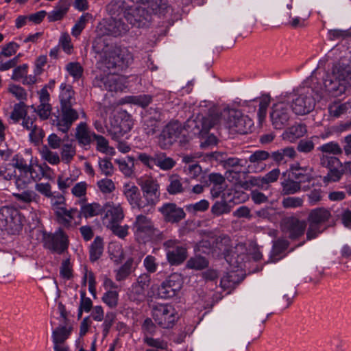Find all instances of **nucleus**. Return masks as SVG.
I'll return each instance as SVG.
<instances>
[{"mask_svg":"<svg viewBox=\"0 0 351 351\" xmlns=\"http://www.w3.org/2000/svg\"><path fill=\"white\" fill-rule=\"evenodd\" d=\"M271 157V154L265 150H257L252 153L249 157V161L251 163L260 165L262 162Z\"/></svg>","mask_w":351,"mask_h":351,"instance_id":"nucleus-61","label":"nucleus"},{"mask_svg":"<svg viewBox=\"0 0 351 351\" xmlns=\"http://www.w3.org/2000/svg\"><path fill=\"white\" fill-rule=\"evenodd\" d=\"M351 86V68L341 65L335 66L331 73L326 74L323 79V86H315V90H322L332 97L341 96L348 87Z\"/></svg>","mask_w":351,"mask_h":351,"instance_id":"nucleus-2","label":"nucleus"},{"mask_svg":"<svg viewBox=\"0 0 351 351\" xmlns=\"http://www.w3.org/2000/svg\"><path fill=\"white\" fill-rule=\"evenodd\" d=\"M101 300L109 308H114L118 305L119 293L115 290H108L104 293Z\"/></svg>","mask_w":351,"mask_h":351,"instance_id":"nucleus-50","label":"nucleus"},{"mask_svg":"<svg viewBox=\"0 0 351 351\" xmlns=\"http://www.w3.org/2000/svg\"><path fill=\"white\" fill-rule=\"evenodd\" d=\"M129 298L131 300L140 302L146 298V291L135 284H132L129 292Z\"/></svg>","mask_w":351,"mask_h":351,"instance_id":"nucleus-58","label":"nucleus"},{"mask_svg":"<svg viewBox=\"0 0 351 351\" xmlns=\"http://www.w3.org/2000/svg\"><path fill=\"white\" fill-rule=\"evenodd\" d=\"M181 130L177 123H169L162 130L158 136V145L166 149L169 148L179 138Z\"/></svg>","mask_w":351,"mask_h":351,"instance_id":"nucleus-17","label":"nucleus"},{"mask_svg":"<svg viewBox=\"0 0 351 351\" xmlns=\"http://www.w3.org/2000/svg\"><path fill=\"white\" fill-rule=\"evenodd\" d=\"M79 117V112L73 106L60 107V113L56 117V125L59 130L66 133Z\"/></svg>","mask_w":351,"mask_h":351,"instance_id":"nucleus-15","label":"nucleus"},{"mask_svg":"<svg viewBox=\"0 0 351 351\" xmlns=\"http://www.w3.org/2000/svg\"><path fill=\"white\" fill-rule=\"evenodd\" d=\"M324 195V193L320 188L311 190L306 194L308 204L310 206L316 205L322 200Z\"/></svg>","mask_w":351,"mask_h":351,"instance_id":"nucleus-62","label":"nucleus"},{"mask_svg":"<svg viewBox=\"0 0 351 351\" xmlns=\"http://www.w3.org/2000/svg\"><path fill=\"white\" fill-rule=\"evenodd\" d=\"M102 208L99 204H84L82 202L80 210H78V220L81 221L82 217L86 219L97 216L100 214Z\"/></svg>","mask_w":351,"mask_h":351,"instance_id":"nucleus-34","label":"nucleus"},{"mask_svg":"<svg viewBox=\"0 0 351 351\" xmlns=\"http://www.w3.org/2000/svg\"><path fill=\"white\" fill-rule=\"evenodd\" d=\"M91 17L92 15L89 13L83 14L72 27L71 34L76 38L80 36L82 30L85 28L87 22L90 19H91Z\"/></svg>","mask_w":351,"mask_h":351,"instance_id":"nucleus-47","label":"nucleus"},{"mask_svg":"<svg viewBox=\"0 0 351 351\" xmlns=\"http://www.w3.org/2000/svg\"><path fill=\"white\" fill-rule=\"evenodd\" d=\"M166 221L177 223L183 219L186 214L184 210L174 203L164 204L159 209Z\"/></svg>","mask_w":351,"mask_h":351,"instance_id":"nucleus-24","label":"nucleus"},{"mask_svg":"<svg viewBox=\"0 0 351 351\" xmlns=\"http://www.w3.org/2000/svg\"><path fill=\"white\" fill-rule=\"evenodd\" d=\"M112 232L118 237L119 239H125L129 234V226H121L120 223H117L108 228Z\"/></svg>","mask_w":351,"mask_h":351,"instance_id":"nucleus-64","label":"nucleus"},{"mask_svg":"<svg viewBox=\"0 0 351 351\" xmlns=\"http://www.w3.org/2000/svg\"><path fill=\"white\" fill-rule=\"evenodd\" d=\"M96 134L92 131L87 125L86 122L80 123L75 132V137L80 147L85 150H88L93 143Z\"/></svg>","mask_w":351,"mask_h":351,"instance_id":"nucleus-20","label":"nucleus"},{"mask_svg":"<svg viewBox=\"0 0 351 351\" xmlns=\"http://www.w3.org/2000/svg\"><path fill=\"white\" fill-rule=\"evenodd\" d=\"M69 244L68 236L62 228H58L53 233L45 234L43 237L45 248L53 253L62 254L67 250Z\"/></svg>","mask_w":351,"mask_h":351,"instance_id":"nucleus-9","label":"nucleus"},{"mask_svg":"<svg viewBox=\"0 0 351 351\" xmlns=\"http://www.w3.org/2000/svg\"><path fill=\"white\" fill-rule=\"evenodd\" d=\"M49 93L45 88H43L39 93L40 104L37 107H35L34 105L30 106L42 120L47 119L51 114L52 108L49 103Z\"/></svg>","mask_w":351,"mask_h":351,"instance_id":"nucleus-25","label":"nucleus"},{"mask_svg":"<svg viewBox=\"0 0 351 351\" xmlns=\"http://www.w3.org/2000/svg\"><path fill=\"white\" fill-rule=\"evenodd\" d=\"M226 127L239 134H247L254 125L252 120L240 110L228 108L221 114Z\"/></svg>","mask_w":351,"mask_h":351,"instance_id":"nucleus-5","label":"nucleus"},{"mask_svg":"<svg viewBox=\"0 0 351 351\" xmlns=\"http://www.w3.org/2000/svg\"><path fill=\"white\" fill-rule=\"evenodd\" d=\"M13 195L18 201L27 204L38 203L40 199V196L36 192L30 190L23 191L20 193H13Z\"/></svg>","mask_w":351,"mask_h":351,"instance_id":"nucleus-46","label":"nucleus"},{"mask_svg":"<svg viewBox=\"0 0 351 351\" xmlns=\"http://www.w3.org/2000/svg\"><path fill=\"white\" fill-rule=\"evenodd\" d=\"M213 248L219 255L223 256L227 262L231 263L234 247L229 236L222 234L217 237Z\"/></svg>","mask_w":351,"mask_h":351,"instance_id":"nucleus-22","label":"nucleus"},{"mask_svg":"<svg viewBox=\"0 0 351 351\" xmlns=\"http://www.w3.org/2000/svg\"><path fill=\"white\" fill-rule=\"evenodd\" d=\"M307 133L306 125L302 123L295 124L284 131L282 134L283 140L289 143H294L303 137Z\"/></svg>","mask_w":351,"mask_h":351,"instance_id":"nucleus-28","label":"nucleus"},{"mask_svg":"<svg viewBox=\"0 0 351 351\" xmlns=\"http://www.w3.org/2000/svg\"><path fill=\"white\" fill-rule=\"evenodd\" d=\"M133 263L134 259L130 258L116 271L115 278L117 281H123L130 276L132 272Z\"/></svg>","mask_w":351,"mask_h":351,"instance_id":"nucleus-45","label":"nucleus"},{"mask_svg":"<svg viewBox=\"0 0 351 351\" xmlns=\"http://www.w3.org/2000/svg\"><path fill=\"white\" fill-rule=\"evenodd\" d=\"M155 165L163 171L173 169L176 162L172 158L167 156L165 153L158 152L154 154Z\"/></svg>","mask_w":351,"mask_h":351,"instance_id":"nucleus-35","label":"nucleus"},{"mask_svg":"<svg viewBox=\"0 0 351 351\" xmlns=\"http://www.w3.org/2000/svg\"><path fill=\"white\" fill-rule=\"evenodd\" d=\"M147 5L154 14L160 16H165L171 10L167 0H151Z\"/></svg>","mask_w":351,"mask_h":351,"instance_id":"nucleus-38","label":"nucleus"},{"mask_svg":"<svg viewBox=\"0 0 351 351\" xmlns=\"http://www.w3.org/2000/svg\"><path fill=\"white\" fill-rule=\"evenodd\" d=\"M40 154L42 159L52 165H58L61 161L58 154L49 150L47 147L43 148Z\"/></svg>","mask_w":351,"mask_h":351,"instance_id":"nucleus-53","label":"nucleus"},{"mask_svg":"<svg viewBox=\"0 0 351 351\" xmlns=\"http://www.w3.org/2000/svg\"><path fill=\"white\" fill-rule=\"evenodd\" d=\"M143 342L145 345L154 348L158 350L167 349V343L161 338H154L153 336L143 337Z\"/></svg>","mask_w":351,"mask_h":351,"instance_id":"nucleus-56","label":"nucleus"},{"mask_svg":"<svg viewBox=\"0 0 351 351\" xmlns=\"http://www.w3.org/2000/svg\"><path fill=\"white\" fill-rule=\"evenodd\" d=\"M124 218L123 208L119 205H106L102 217L104 225L108 228L117 223H121Z\"/></svg>","mask_w":351,"mask_h":351,"instance_id":"nucleus-23","label":"nucleus"},{"mask_svg":"<svg viewBox=\"0 0 351 351\" xmlns=\"http://www.w3.org/2000/svg\"><path fill=\"white\" fill-rule=\"evenodd\" d=\"M56 211V220L57 223L67 230L75 228L80 224L78 220V209L77 208H71L67 209L66 207L63 209L58 208Z\"/></svg>","mask_w":351,"mask_h":351,"instance_id":"nucleus-16","label":"nucleus"},{"mask_svg":"<svg viewBox=\"0 0 351 351\" xmlns=\"http://www.w3.org/2000/svg\"><path fill=\"white\" fill-rule=\"evenodd\" d=\"M181 178L178 174H172L169 177V184L167 191L170 195H176L184 191Z\"/></svg>","mask_w":351,"mask_h":351,"instance_id":"nucleus-40","label":"nucleus"},{"mask_svg":"<svg viewBox=\"0 0 351 351\" xmlns=\"http://www.w3.org/2000/svg\"><path fill=\"white\" fill-rule=\"evenodd\" d=\"M132 230L135 241L140 244L157 243L163 239L162 232L155 226L152 219L142 214L136 216Z\"/></svg>","mask_w":351,"mask_h":351,"instance_id":"nucleus-3","label":"nucleus"},{"mask_svg":"<svg viewBox=\"0 0 351 351\" xmlns=\"http://www.w3.org/2000/svg\"><path fill=\"white\" fill-rule=\"evenodd\" d=\"M351 108V102L344 104H333L328 108L330 114L335 117H339L340 115L346 113Z\"/></svg>","mask_w":351,"mask_h":351,"instance_id":"nucleus-57","label":"nucleus"},{"mask_svg":"<svg viewBox=\"0 0 351 351\" xmlns=\"http://www.w3.org/2000/svg\"><path fill=\"white\" fill-rule=\"evenodd\" d=\"M32 180H40V177L36 173V170L19 172L14 178V183L19 190H22L25 189Z\"/></svg>","mask_w":351,"mask_h":351,"instance_id":"nucleus-31","label":"nucleus"},{"mask_svg":"<svg viewBox=\"0 0 351 351\" xmlns=\"http://www.w3.org/2000/svg\"><path fill=\"white\" fill-rule=\"evenodd\" d=\"M330 216L331 214L329 210L324 208H317L310 212L308 221L309 223L321 226L322 224L330 219Z\"/></svg>","mask_w":351,"mask_h":351,"instance_id":"nucleus-32","label":"nucleus"},{"mask_svg":"<svg viewBox=\"0 0 351 351\" xmlns=\"http://www.w3.org/2000/svg\"><path fill=\"white\" fill-rule=\"evenodd\" d=\"M183 284L180 274L174 273L169 276L158 287V296L163 299L174 297L180 291Z\"/></svg>","mask_w":351,"mask_h":351,"instance_id":"nucleus-11","label":"nucleus"},{"mask_svg":"<svg viewBox=\"0 0 351 351\" xmlns=\"http://www.w3.org/2000/svg\"><path fill=\"white\" fill-rule=\"evenodd\" d=\"M93 85L108 91L117 92L122 89L121 77L111 73L97 75L93 80Z\"/></svg>","mask_w":351,"mask_h":351,"instance_id":"nucleus-13","label":"nucleus"},{"mask_svg":"<svg viewBox=\"0 0 351 351\" xmlns=\"http://www.w3.org/2000/svg\"><path fill=\"white\" fill-rule=\"evenodd\" d=\"M282 185V193L283 195H292L295 194L301 190L306 191L308 187L305 186H302L301 183L298 182L296 180H286L281 183Z\"/></svg>","mask_w":351,"mask_h":351,"instance_id":"nucleus-37","label":"nucleus"},{"mask_svg":"<svg viewBox=\"0 0 351 351\" xmlns=\"http://www.w3.org/2000/svg\"><path fill=\"white\" fill-rule=\"evenodd\" d=\"M21 217L19 212L9 206H3L0 208V221L4 223L7 228L20 231L22 229Z\"/></svg>","mask_w":351,"mask_h":351,"instance_id":"nucleus-18","label":"nucleus"},{"mask_svg":"<svg viewBox=\"0 0 351 351\" xmlns=\"http://www.w3.org/2000/svg\"><path fill=\"white\" fill-rule=\"evenodd\" d=\"M76 154V147L72 143H63L60 149V160L65 164H69Z\"/></svg>","mask_w":351,"mask_h":351,"instance_id":"nucleus-39","label":"nucleus"},{"mask_svg":"<svg viewBox=\"0 0 351 351\" xmlns=\"http://www.w3.org/2000/svg\"><path fill=\"white\" fill-rule=\"evenodd\" d=\"M50 204L53 210L54 211V215L56 214V211L60 209H63L65 208L66 201L64 197L58 192H54L52 193V196H50Z\"/></svg>","mask_w":351,"mask_h":351,"instance_id":"nucleus-54","label":"nucleus"},{"mask_svg":"<svg viewBox=\"0 0 351 351\" xmlns=\"http://www.w3.org/2000/svg\"><path fill=\"white\" fill-rule=\"evenodd\" d=\"M231 210L230 205L225 200L217 201L212 206V213L217 216L228 213Z\"/></svg>","mask_w":351,"mask_h":351,"instance_id":"nucleus-59","label":"nucleus"},{"mask_svg":"<svg viewBox=\"0 0 351 351\" xmlns=\"http://www.w3.org/2000/svg\"><path fill=\"white\" fill-rule=\"evenodd\" d=\"M168 262L171 265H179L187 258V249L178 240H168L164 243Z\"/></svg>","mask_w":351,"mask_h":351,"instance_id":"nucleus-10","label":"nucleus"},{"mask_svg":"<svg viewBox=\"0 0 351 351\" xmlns=\"http://www.w3.org/2000/svg\"><path fill=\"white\" fill-rule=\"evenodd\" d=\"M104 251L103 239L97 236L91 243L89 249V259L91 262L97 261L102 255Z\"/></svg>","mask_w":351,"mask_h":351,"instance_id":"nucleus-36","label":"nucleus"},{"mask_svg":"<svg viewBox=\"0 0 351 351\" xmlns=\"http://www.w3.org/2000/svg\"><path fill=\"white\" fill-rule=\"evenodd\" d=\"M99 167L102 174L110 176L114 173V167L110 160L108 158H99Z\"/></svg>","mask_w":351,"mask_h":351,"instance_id":"nucleus-60","label":"nucleus"},{"mask_svg":"<svg viewBox=\"0 0 351 351\" xmlns=\"http://www.w3.org/2000/svg\"><path fill=\"white\" fill-rule=\"evenodd\" d=\"M126 21L134 26L138 27L143 26L150 20L148 12L141 6H130L129 10L124 14Z\"/></svg>","mask_w":351,"mask_h":351,"instance_id":"nucleus-19","label":"nucleus"},{"mask_svg":"<svg viewBox=\"0 0 351 351\" xmlns=\"http://www.w3.org/2000/svg\"><path fill=\"white\" fill-rule=\"evenodd\" d=\"M94 47L99 63L108 69L127 67L132 62L131 53L122 51L112 45H106L101 50L99 47Z\"/></svg>","mask_w":351,"mask_h":351,"instance_id":"nucleus-4","label":"nucleus"},{"mask_svg":"<svg viewBox=\"0 0 351 351\" xmlns=\"http://www.w3.org/2000/svg\"><path fill=\"white\" fill-rule=\"evenodd\" d=\"M71 328L66 326H60L52 332V340L53 343H64L69 337Z\"/></svg>","mask_w":351,"mask_h":351,"instance_id":"nucleus-43","label":"nucleus"},{"mask_svg":"<svg viewBox=\"0 0 351 351\" xmlns=\"http://www.w3.org/2000/svg\"><path fill=\"white\" fill-rule=\"evenodd\" d=\"M108 30L110 34L117 37L125 34L129 30V26L122 20L113 19L108 25Z\"/></svg>","mask_w":351,"mask_h":351,"instance_id":"nucleus-41","label":"nucleus"},{"mask_svg":"<svg viewBox=\"0 0 351 351\" xmlns=\"http://www.w3.org/2000/svg\"><path fill=\"white\" fill-rule=\"evenodd\" d=\"M71 0H59L53 10L47 12L49 22L61 21L67 14L71 6Z\"/></svg>","mask_w":351,"mask_h":351,"instance_id":"nucleus-27","label":"nucleus"},{"mask_svg":"<svg viewBox=\"0 0 351 351\" xmlns=\"http://www.w3.org/2000/svg\"><path fill=\"white\" fill-rule=\"evenodd\" d=\"M208 266V261L203 256H195L191 257L186 263V267L189 269L195 270H202Z\"/></svg>","mask_w":351,"mask_h":351,"instance_id":"nucleus-48","label":"nucleus"},{"mask_svg":"<svg viewBox=\"0 0 351 351\" xmlns=\"http://www.w3.org/2000/svg\"><path fill=\"white\" fill-rule=\"evenodd\" d=\"M313 168L306 166L293 171V178L300 183L310 182L313 179Z\"/></svg>","mask_w":351,"mask_h":351,"instance_id":"nucleus-42","label":"nucleus"},{"mask_svg":"<svg viewBox=\"0 0 351 351\" xmlns=\"http://www.w3.org/2000/svg\"><path fill=\"white\" fill-rule=\"evenodd\" d=\"M132 128L130 115L125 111H119L110 118L107 132L112 140L119 141L128 134Z\"/></svg>","mask_w":351,"mask_h":351,"instance_id":"nucleus-6","label":"nucleus"},{"mask_svg":"<svg viewBox=\"0 0 351 351\" xmlns=\"http://www.w3.org/2000/svg\"><path fill=\"white\" fill-rule=\"evenodd\" d=\"M60 107L73 106L76 104L75 92L71 85L62 83L60 86Z\"/></svg>","mask_w":351,"mask_h":351,"instance_id":"nucleus-29","label":"nucleus"},{"mask_svg":"<svg viewBox=\"0 0 351 351\" xmlns=\"http://www.w3.org/2000/svg\"><path fill=\"white\" fill-rule=\"evenodd\" d=\"M343 174L344 171L343 169V164H341V167L328 169V173L324 176L322 180L326 184L338 182Z\"/></svg>","mask_w":351,"mask_h":351,"instance_id":"nucleus-51","label":"nucleus"},{"mask_svg":"<svg viewBox=\"0 0 351 351\" xmlns=\"http://www.w3.org/2000/svg\"><path fill=\"white\" fill-rule=\"evenodd\" d=\"M152 317L163 328H172L178 319L175 308L169 304H157L152 308Z\"/></svg>","mask_w":351,"mask_h":351,"instance_id":"nucleus-8","label":"nucleus"},{"mask_svg":"<svg viewBox=\"0 0 351 351\" xmlns=\"http://www.w3.org/2000/svg\"><path fill=\"white\" fill-rule=\"evenodd\" d=\"M341 162L335 156L323 154L320 156V165L328 169L341 167Z\"/></svg>","mask_w":351,"mask_h":351,"instance_id":"nucleus-52","label":"nucleus"},{"mask_svg":"<svg viewBox=\"0 0 351 351\" xmlns=\"http://www.w3.org/2000/svg\"><path fill=\"white\" fill-rule=\"evenodd\" d=\"M25 108L26 106L23 102H20L14 105L10 117L14 123H17L21 119H23L27 114Z\"/></svg>","mask_w":351,"mask_h":351,"instance_id":"nucleus-55","label":"nucleus"},{"mask_svg":"<svg viewBox=\"0 0 351 351\" xmlns=\"http://www.w3.org/2000/svg\"><path fill=\"white\" fill-rule=\"evenodd\" d=\"M317 150L323 154L339 155L342 154V149L338 143L335 141H330L327 143H324L322 145L317 147Z\"/></svg>","mask_w":351,"mask_h":351,"instance_id":"nucleus-49","label":"nucleus"},{"mask_svg":"<svg viewBox=\"0 0 351 351\" xmlns=\"http://www.w3.org/2000/svg\"><path fill=\"white\" fill-rule=\"evenodd\" d=\"M270 118L272 125L275 129H282L285 125H287L290 118L288 104H286L284 101H280L274 104L270 113Z\"/></svg>","mask_w":351,"mask_h":351,"instance_id":"nucleus-14","label":"nucleus"},{"mask_svg":"<svg viewBox=\"0 0 351 351\" xmlns=\"http://www.w3.org/2000/svg\"><path fill=\"white\" fill-rule=\"evenodd\" d=\"M296 155V151L293 147H287L271 152V158L276 163L281 165L295 158Z\"/></svg>","mask_w":351,"mask_h":351,"instance_id":"nucleus-30","label":"nucleus"},{"mask_svg":"<svg viewBox=\"0 0 351 351\" xmlns=\"http://www.w3.org/2000/svg\"><path fill=\"white\" fill-rule=\"evenodd\" d=\"M317 82V78L312 73L310 79L300 86L297 92L292 95L291 108L298 115H304L311 112L315 108V101L322 98V90H315V86H310Z\"/></svg>","mask_w":351,"mask_h":351,"instance_id":"nucleus-1","label":"nucleus"},{"mask_svg":"<svg viewBox=\"0 0 351 351\" xmlns=\"http://www.w3.org/2000/svg\"><path fill=\"white\" fill-rule=\"evenodd\" d=\"M143 337L154 336L156 332V326L150 318L144 320L142 326Z\"/></svg>","mask_w":351,"mask_h":351,"instance_id":"nucleus-63","label":"nucleus"},{"mask_svg":"<svg viewBox=\"0 0 351 351\" xmlns=\"http://www.w3.org/2000/svg\"><path fill=\"white\" fill-rule=\"evenodd\" d=\"M282 232L291 239L300 238L304 234L306 223L295 217H287L281 223Z\"/></svg>","mask_w":351,"mask_h":351,"instance_id":"nucleus-12","label":"nucleus"},{"mask_svg":"<svg viewBox=\"0 0 351 351\" xmlns=\"http://www.w3.org/2000/svg\"><path fill=\"white\" fill-rule=\"evenodd\" d=\"M123 194L132 208L141 210L146 207L139 189L133 183H125L123 186Z\"/></svg>","mask_w":351,"mask_h":351,"instance_id":"nucleus-21","label":"nucleus"},{"mask_svg":"<svg viewBox=\"0 0 351 351\" xmlns=\"http://www.w3.org/2000/svg\"><path fill=\"white\" fill-rule=\"evenodd\" d=\"M160 114L154 110L153 117H147L145 119L143 130L148 136H152L160 129Z\"/></svg>","mask_w":351,"mask_h":351,"instance_id":"nucleus-33","label":"nucleus"},{"mask_svg":"<svg viewBox=\"0 0 351 351\" xmlns=\"http://www.w3.org/2000/svg\"><path fill=\"white\" fill-rule=\"evenodd\" d=\"M318 140L319 137L317 136H313L308 138L301 139L297 145V150L301 153L308 154L314 149L315 145Z\"/></svg>","mask_w":351,"mask_h":351,"instance_id":"nucleus-44","label":"nucleus"},{"mask_svg":"<svg viewBox=\"0 0 351 351\" xmlns=\"http://www.w3.org/2000/svg\"><path fill=\"white\" fill-rule=\"evenodd\" d=\"M218 122L219 117L217 115L198 117L197 120L192 121V123L195 124V128L197 129V131H194V133L199 134L203 138L208 133L210 128L214 127Z\"/></svg>","mask_w":351,"mask_h":351,"instance_id":"nucleus-26","label":"nucleus"},{"mask_svg":"<svg viewBox=\"0 0 351 351\" xmlns=\"http://www.w3.org/2000/svg\"><path fill=\"white\" fill-rule=\"evenodd\" d=\"M136 183L141 187L146 206H154L160 197V184L156 178L145 175L138 178Z\"/></svg>","mask_w":351,"mask_h":351,"instance_id":"nucleus-7","label":"nucleus"}]
</instances>
